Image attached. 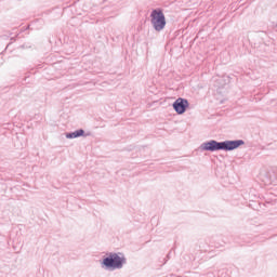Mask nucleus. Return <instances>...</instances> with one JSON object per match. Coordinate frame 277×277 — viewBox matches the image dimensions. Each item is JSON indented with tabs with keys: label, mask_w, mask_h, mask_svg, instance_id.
I'll use <instances>...</instances> for the list:
<instances>
[{
	"label": "nucleus",
	"mask_w": 277,
	"mask_h": 277,
	"mask_svg": "<svg viewBox=\"0 0 277 277\" xmlns=\"http://www.w3.org/2000/svg\"><path fill=\"white\" fill-rule=\"evenodd\" d=\"M245 144V140H226L221 142L216 140H210L203 142L200 145V149L205 150L206 153H219L220 150H223L224 153H230L233 150H237V148H240V146H243Z\"/></svg>",
	"instance_id": "obj_1"
},
{
	"label": "nucleus",
	"mask_w": 277,
	"mask_h": 277,
	"mask_svg": "<svg viewBox=\"0 0 277 277\" xmlns=\"http://www.w3.org/2000/svg\"><path fill=\"white\" fill-rule=\"evenodd\" d=\"M100 265L105 272H116L127 265V256L122 252H106L100 260Z\"/></svg>",
	"instance_id": "obj_2"
},
{
	"label": "nucleus",
	"mask_w": 277,
	"mask_h": 277,
	"mask_svg": "<svg viewBox=\"0 0 277 277\" xmlns=\"http://www.w3.org/2000/svg\"><path fill=\"white\" fill-rule=\"evenodd\" d=\"M150 24L155 31H163L166 29V14H163V9L157 8L150 12L149 15Z\"/></svg>",
	"instance_id": "obj_3"
},
{
	"label": "nucleus",
	"mask_w": 277,
	"mask_h": 277,
	"mask_svg": "<svg viewBox=\"0 0 277 277\" xmlns=\"http://www.w3.org/2000/svg\"><path fill=\"white\" fill-rule=\"evenodd\" d=\"M172 107L177 116H183L189 108V101H187V98L179 97L173 102Z\"/></svg>",
	"instance_id": "obj_4"
},
{
	"label": "nucleus",
	"mask_w": 277,
	"mask_h": 277,
	"mask_svg": "<svg viewBox=\"0 0 277 277\" xmlns=\"http://www.w3.org/2000/svg\"><path fill=\"white\" fill-rule=\"evenodd\" d=\"M88 135H90V133H85V130L83 129H78L75 130L74 132H66L65 133V137L67 140H77V137H88Z\"/></svg>",
	"instance_id": "obj_5"
},
{
	"label": "nucleus",
	"mask_w": 277,
	"mask_h": 277,
	"mask_svg": "<svg viewBox=\"0 0 277 277\" xmlns=\"http://www.w3.org/2000/svg\"><path fill=\"white\" fill-rule=\"evenodd\" d=\"M271 183L272 185H277V173L271 175Z\"/></svg>",
	"instance_id": "obj_6"
},
{
	"label": "nucleus",
	"mask_w": 277,
	"mask_h": 277,
	"mask_svg": "<svg viewBox=\"0 0 277 277\" xmlns=\"http://www.w3.org/2000/svg\"><path fill=\"white\" fill-rule=\"evenodd\" d=\"M171 254H172V251H169V253L167 254V256L164 258V263H168L171 259Z\"/></svg>",
	"instance_id": "obj_7"
},
{
	"label": "nucleus",
	"mask_w": 277,
	"mask_h": 277,
	"mask_svg": "<svg viewBox=\"0 0 277 277\" xmlns=\"http://www.w3.org/2000/svg\"><path fill=\"white\" fill-rule=\"evenodd\" d=\"M220 247H222V245H215V248H220Z\"/></svg>",
	"instance_id": "obj_8"
},
{
	"label": "nucleus",
	"mask_w": 277,
	"mask_h": 277,
	"mask_svg": "<svg viewBox=\"0 0 277 277\" xmlns=\"http://www.w3.org/2000/svg\"><path fill=\"white\" fill-rule=\"evenodd\" d=\"M274 28L277 29V23L274 25Z\"/></svg>",
	"instance_id": "obj_9"
},
{
	"label": "nucleus",
	"mask_w": 277,
	"mask_h": 277,
	"mask_svg": "<svg viewBox=\"0 0 277 277\" xmlns=\"http://www.w3.org/2000/svg\"><path fill=\"white\" fill-rule=\"evenodd\" d=\"M22 49H25V45H21Z\"/></svg>",
	"instance_id": "obj_10"
}]
</instances>
